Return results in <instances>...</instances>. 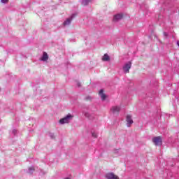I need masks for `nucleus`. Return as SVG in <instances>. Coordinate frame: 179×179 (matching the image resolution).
<instances>
[{
  "instance_id": "1",
  "label": "nucleus",
  "mask_w": 179,
  "mask_h": 179,
  "mask_svg": "<svg viewBox=\"0 0 179 179\" xmlns=\"http://www.w3.org/2000/svg\"><path fill=\"white\" fill-rule=\"evenodd\" d=\"M73 120V115L69 113L64 117L62 118L59 121V124L64 125V124H69L71 121Z\"/></svg>"
},
{
  "instance_id": "2",
  "label": "nucleus",
  "mask_w": 179,
  "mask_h": 179,
  "mask_svg": "<svg viewBox=\"0 0 179 179\" xmlns=\"http://www.w3.org/2000/svg\"><path fill=\"white\" fill-rule=\"evenodd\" d=\"M132 66V63L131 62H128L124 64L122 69L124 73H129V69H131Z\"/></svg>"
},
{
  "instance_id": "3",
  "label": "nucleus",
  "mask_w": 179,
  "mask_h": 179,
  "mask_svg": "<svg viewBox=\"0 0 179 179\" xmlns=\"http://www.w3.org/2000/svg\"><path fill=\"white\" fill-rule=\"evenodd\" d=\"M127 127L128 128H131L132 124H134V120H132V116L131 115H128L126 117Z\"/></svg>"
},
{
  "instance_id": "4",
  "label": "nucleus",
  "mask_w": 179,
  "mask_h": 179,
  "mask_svg": "<svg viewBox=\"0 0 179 179\" xmlns=\"http://www.w3.org/2000/svg\"><path fill=\"white\" fill-rule=\"evenodd\" d=\"M75 16H76V14H72L71 17L67 18L63 23L64 26H69Z\"/></svg>"
},
{
  "instance_id": "5",
  "label": "nucleus",
  "mask_w": 179,
  "mask_h": 179,
  "mask_svg": "<svg viewBox=\"0 0 179 179\" xmlns=\"http://www.w3.org/2000/svg\"><path fill=\"white\" fill-rule=\"evenodd\" d=\"M152 141L154 142V143L156 146H160L162 143V138L160 136L155 137L152 139Z\"/></svg>"
},
{
  "instance_id": "6",
  "label": "nucleus",
  "mask_w": 179,
  "mask_h": 179,
  "mask_svg": "<svg viewBox=\"0 0 179 179\" xmlns=\"http://www.w3.org/2000/svg\"><path fill=\"white\" fill-rule=\"evenodd\" d=\"M106 179H120V178L113 173H108L106 175Z\"/></svg>"
},
{
  "instance_id": "7",
  "label": "nucleus",
  "mask_w": 179,
  "mask_h": 179,
  "mask_svg": "<svg viewBox=\"0 0 179 179\" xmlns=\"http://www.w3.org/2000/svg\"><path fill=\"white\" fill-rule=\"evenodd\" d=\"M120 110H121V107H120V106H113L110 108V111L113 114H117V113H120Z\"/></svg>"
},
{
  "instance_id": "8",
  "label": "nucleus",
  "mask_w": 179,
  "mask_h": 179,
  "mask_svg": "<svg viewBox=\"0 0 179 179\" xmlns=\"http://www.w3.org/2000/svg\"><path fill=\"white\" fill-rule=\"evenodd\" d=\"M122 17H123V15L122 13L117 14L114 16L113 20H114V22H118V20H121V19H122Z\"/></svg>"
},
{
  "instance_id": "9",
  "label": "nucleus",
  "mask_w": 179,
  "mask_h": 179,
  "mask_svg": "<svg viewBox=\"0 0 179 179\" xmlns=\"http://www.w3.org/2000/svg\"><path fill=\"white\" fill-rule=\"evenodd\" d=\"M99 94L101 100L104 101V100H106V99H107V96L106 95V94H104V90H101L99 91Z\"/></svg>"
},
{
  "instance_id": "10",
  "label": "nucleus",
  "mask_w": 179,
  "mask_h": 179,
  "mask_svg": "<svg viewBox=\"0 0 179 179\" xmlns=\"http://www.w3.org/2000/svg\"><path fill=\"white\" fill-rule=\"evenodd\" d=\"M48 59V55L47 52H44L42 57L41 58V61H47Z\"/></svg>"
},
{
  "instance_id": "11",
  "label": "nucleus",
  "mask_w": 179,
  "mask_h": 179,
  "mask_svg": "<svg viewBox=\"0 0 179 179\" xmlns=\"http://www.w3.org/2000/svg\"><path fill=\"white\" fill-rule=\"evenodd\" d=\"M102 61L104 62H108L110 61V56L108 54H105L103 57H102Z\"/></svg>"
},
{
  "instance_id": "12",
  "label": "nucleus",
  "mask_w": 179,
  "mask_h": 179,
  "mask_svg": "<svg viewBox=\"0 0 179 179\" xmlns=\"http://www.w3.org/2000/svg\"><path fill=\"white\" fill-rule=\"evenodd\" d=\"M89 2H92V0H83L82 5H84V6H86V5L89 3Z\"/></svg>"
},
{
  "instance_id": "13",
  "label": "nucleus",
  "mask_w": 179,
  "mask_h": 179,
  "mask_svg": "<svg viewBox=\"0 0 179 179\" xmlns=\"http://www.w3.org/2000/svg\"><path fill=\"white\" fill-rule=\"evenodd\" d=\"M33 171H34V166L29 167L28 169L29 174H33Z\"/></svg>"
},
{
  "instance_id": "14",
  "label": "nucleus",
  "mask_w": 179,
  "mask_h": 179,
  "mask_svg": "<svg viewBox=\"0 0 179 179\" xmlns=\"http://www.w3.org/2000/svg\"><path fill=\"white\" fill-rule=\"evenodd\" d=\"M84 115L85 117H87V118H89V120H92V116L90 115V113H87V112H85L84 113Z\"/></svg>"
},
{
  "instance_id": "15",
  "label": "nucleus",
  "mask_w": 179,
  "mask_h": 179,
  "mask_svg": "<svg viewBox=\"0 0 179 179\" xmlns=\"http://www.w3.org/2000/svg\"><path fill=\"white\" fill-rule=\"evenodd\" d=\"M9 2V0H1V3H8Z\"/></svg>"
},
{
  "instance_id": "16",
  "label": "nucleus",
  "mask_w": 179,
  "mask_h": 179,
  "mask_svg": "<svg viewBox=\"0 0 179 179\" xmlns=\"http://www.w3.org/2000/svg\"><path fill=\"white\" fill-rule=\"evenodd\" d=\"M92 135L93 138H97L96 133L92 131Z\"/></svg>"
},
{
  "instance_id": "17",
  "label": "nucleus",
  "mask_w": 179,
  "mask_h": 179,
  "mask_svg": "<svg viewBox=\"0 0 179 179\" xmlns=\"http://www.w3.org/2000/svg\"><path fill=\"white\" fill-rule=\"evenodd\" d=\"M50 137L52 139H54V138H55V136L54 135V134H50Z\"/></svg>"
},
{
  "instance_id": "18",
  "label": "nucleus",
  "mask_w": 179,
  "mask_h": 179,
  "mask_svg": "<svg viewBox=\"0 0 179 179\" xmlns=\"http://www.w3.org/2000/svg\"><path fill=\"white\" fill-rule=\"evenodd\" d=\"M76 85L78 86V87H80V83L77 81L76 82Z\"/></svg>"
},
{
  "instance_id": "19",
  "label": "nucleus",
  "mask_w": 179,
  "mask_h": 179,
  "mask_svg": "<svg viewBox=\"0 0 179 179\" xmlns=\"http://www.w3.org/2000/svg\"><path fill=\"white\" fill-rule=\"evenodd\" d=\"M16 132H17V131H16V130H13V134H14V135H15V134H16Z\"/></svg>"
},
{
  "instance_id": "20",
  "label": "nucleus",
  "mask_w": 179,
  "mask_h": 179,
  "mask_svg": "<svg viewBox=\"0 0 179 179\" xmlns=\"http://www.w3.org/2000/svg\"><path fill=\"white\" fill-rule=\"evenodd\" d=\"M164 36H165V37H167V33H166V32H164Z\"/></svg>"
},
{
  "instance_id": "21",
  "label": "nucleus",
  "mask_w": 179,
  "mask_h": 179,
  "mask_svg": "<svg viewBox=\"0 0 179 179\" xmlns=\"http://www.w3.org/2000/svg\"><path fill=\"white\" fill-rule=\"evenodd\" d=\"M176 44L179 46V41H177Z\"/></svg>"
}]
</instances>
